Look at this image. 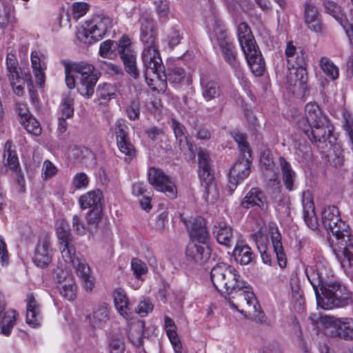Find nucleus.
<instances>
[{
    "instance_id": "bb28decb",
    "label": "nucleus",
    "mask_w": 353,
    "mask_h": 353,
    "mask_svg": "<svg viewBox=\"0 0 353 353\" xmlns=\"http://www.w3.org/2000/svg\"><path fill=\"white\" fill-rule=\"evenodd\" d=\"M41 321V305L33 294L29 293L26 299V323L31 327H36Z\"/></svg>"
},
{
    "instance_id": "c756f323",
    "label": "nucleus",
    "mask_w": 353,
    "mask_h": 353,
    "mask_svg": "<svg viewBox=\"0 0 353 353\" xmlns=\"http://www.w3.org/2000/svg\"><path fill=\"white\" fill-rule=\"evenodd\" d=\"M243 208H250L258 206L262 210L267 208L264 193L257 188H252L243 198L241 203Z\"/></svg>"
},
{
    "instance_id": "774afa93",
    "label": "nucleus",
    "mask_w": 353,
    "mask_h": 353,
    "mask_svg": "<svg viewBox=\"0 0 353 353\" xmlns=\"http://www.w3.org/2000/svg\"><path fill=\"white\" fill-rule=\"evenodd\" d=\"M109 353H123L125 345L123 341L115 338L110 339L108 346Z\"/></svg>"
},
{
    "instance_id": "ea45409f",
    "label": "nucleus",
    "mask_w": 353,
    "mask_h": 353,
    "mask_svg": "<svg viewBox=\"0 0 353 353\" xmlns=\"http://www.w3.org/2000/svg\"><path fill=\"white\" fill-rule=\"evenodd\" d=\"M119 55L126 72L134 79H137L139 76V71L137 65V56L134 50Z\"/></svg>"
},
{
    "instance_id": "6e6d98bb",
    "label": "nucleus",
    "mask_w": 353,
    "mask_h": 353,
    "mask_svg": "<svg viewBox=\"0 0 353 353\" xmlns=\"http://www.w3.org/2000/svg\"><path fill=\"white\" fill-rule=\"evenodd\" d=\"M26 130L32 135L39 136L41 133V128L39 123L34 117H29L26 120L21 121Z\"/></svg>"
},
{
    "instance_id": "3c124183",
    "label": "nucleus",
    "mask_w": 353,
    "mask_h": 353,
    "mask_svg": "<svg viewBox=\"0 0 353 353\" xmlns=\"http://www.w3.org/2000/svg\"><path fill=\"white\" fill-rule=\"evenodd\" d=\"M230 134L234 141L237 143L241 155L246 156L247 154L248 157H250L251 151L249 147V144L246 141L245 135L238 130L231 132Z\"/></svg>"
},
{
    "instance_id": "680f3d73",
    "label": "nucleus",
    "mask_w": 353,
    "mask_h": 353,
    "mask_svg": "<svg viewBox=\"0 0 353 353\" xmlns=\"http://www.w3.org/2000/svg\"><path fill=\"white\" fill-rule=\"evenodd\" d=\"M97 93L101 99L110 100L115 97V88L111 84L105 83L102 86L99 85Z\"/></svg>"
},
{
    "instance_id": "9d476101",
    "label": "nucleus",
    "mask_w": 353,
    "mask_h": 353,
    "mask_svg": "<svg viewBox=\"0 0 353 353\" xmlns=\"http://www.w3.org/2000/svg\"><path fill=\"white\" fill-rule=\"evenodd\" d=\"M322 222L325 229L331 232L336 241L351 235L349 225L342 221L339 209L334 206H327L322 211Z\"/></svg>"
},
{
    "instance_id": "f704fd0d",
    "label": "nucleus",
    "mask_w": 353,
    "mask_h": 353,
    "mask_svg": "<svg viewBox=\"0 0 353 353\" xmlns=\"http://www.w3.org/2000/svg\"><path fill=\"white\" fill-rule=\"evenodd\" d=\"M113 296L116 309L120 315L125 319H130L132 311L125 292L121 289H117L114 291Z\"/></svg>"
},
{
    "instance_id": "a18cd8bd",
    "label": "nucleus",
    "mask_w": 353,
    "mask_h": 353,
    "mask_svg": "<svg viewBox=\"0 0 353 353\" xmlns=\"http://www.w3.org/2000/svg\"><path fill=\"white\" fill-rule=\"evenodd\" d=\"M319 67L323 72L332 81L336 80L339 77V68L327 57L319 60Z\"/></svg>"
},
{
    "instance_id": "79ce46f5",
    "label": "nucleus",
    "mask_w": 353,
    "mask_h": 353,
    "mask_svg": "<svg viewBox=\"0 0 353 353\" xmlns=\"http://www.w3.org/2000/svg\"><path fill=\"white\" fill-rule=\"evenodd\" d=\"M161 74V79L159 80L164 81V79L172 84L181 83L186 77V72L185 70L180 66H173L168 69L167 73L165 72V68L163 72Z\"/></svg>"
},
{
    "instance_id": "39448f33",
    "label": "nucleus",
    "mask_w": 353,
    "mask_h": 353,
    "mask_svg": "<svg viewBox=\"0 0 353 353\" xmlns=\"http://www.w3.org/2000/svg\"><path fill=\"white\" fill-rule=\"evenodd\" d=\"M238 40L252 73L261 76L265 71V61L249 26L242 22L237 27Z\"/></svg>"
},
{
    "instance_id": "1a4fd4ad",
    "label": "nucleus",
    "mask_w": 353,
    "mask_h": 353,
    "mask_svg": "<svg viewBox=\"0 0 353 353\" xmlns=\"http://www.w3.org/2000/svg\"><path fill=\"white\" fill-rule=\"evenodd\" d=\"M141 59L144 68V77L148 85H153L156 79H161L164 65L159 51V46L143 48Z\"/></svg>"
},
{
    "instance_id": "0e129e2a",
    "label": "nucleus",
    "mask_w": 353,
    "mask_h": 353,
    "mask_svg": "<svg viewBox=\"0 0 353 353\" xmlns=\"http://www.w3.org/2000/svg\"><path fill=\"white\" fill-rule=\"evenodd\" d=\"M153 310V305L149 299H143L139 302L135 311L141 317L146 316Z\"/></svg>"
},
{
    "instance_id": "f3484780",
    "label": "nucleus",
    "mask_w": 353,
    "mask_h": 353,
    "mask_svg": "<svg viewBox=\"0 0 353 353\" xmlns=\"http://www.w3.org/2000/svg\"><path fill=\"white\" fill-rule=\"evenodd\" d=\"M13 148L12 141L8 140L4 145L3 163L7 170L10 169L13 172H15L19 184L22 185L24 182V179L21 174L18 157Z\"/></svg>"
},
{
    "instance_id": "6ab92c4d",
    "label": "nucleus",
    "mask_w": 353,
    "mask_h": 353,
    "mask_svg": "<svg viewBox=\"0 0 353 353\" xmlns=\"http://www.w3.org/2000/svg\"><path fill=\"white\" fill-rule=\"evenodd\" d=\"M325 12L332 16L343 28L349 41L353 43V25L345 19L341 8L336 3L325 0L323 1Z\"/></svg>"
},
{
    "instance_id": "423d86ee",
    "label": "nucleus",
    "mask_w": 353,
    "mask_h": 353,
    "mask_svg": "<svg viewBox=\"0 0 353 353\" xmlns=\"http://www.w3.org/2000/svg\"><path fill=\"white\" fill-rule=\"evenodd\" d=\"M112 21L103 15H96L77 30V39L85 44H91L101 39L111 28Z\"/></svg>"
},
{
    "instance_id": "2eb2a0df",
    "label": "nucleus",
    "mask_w": 353,
    "mask_h": 353,
    "mask_svg": "<svg viewBox=\"0 0 353 353\" xmlns=\"http://www.w3.org/2000/svg\"><path fill=\"white\" fill-rule=\"evenodd\" d=\"M183 222L188 231L190 241L208 243L210 234L206 227V221L203 217L198 216L190 221L183 219Z\"/></svg>"
},
{
    "instance_id": "412c9836",
    "label": "nucleus",
    "mask_w": 353,
    "mask_h": 353,
    "mask_svg": "<svg viewBox=\"0 0 353 353\" xmlns=\"http://www.w3.org/2000/svg\"><path fill=\"white\" fill-rule=\"evenodd\" d=\"M17 312L9 309L6 310L3 296L0 292V332L5 336H9L15 325Z\"/></svg>"
},
{
    "instance_id": "de8ad7c7",
    "label": "nucleus",
    "mask_w": 353,
    "mask_h": 353,
    "mask_svg": "<svg viewBox=\"0 0 353 353\" xmlns=\"http://www.w3.org/2000/svg\"><path fill=\"white\" fill-rule=\"evenodd\" d=\"M285 54L289 69H290V68H295L297 58L300 57V55H303L305 60H306L305 53L302 50L298 52L296 48L293 45L292 41H288L287 43Z\"/></svg>"
},
{
    "instance_id": "69168bd1",
    "label": "nucleus",
    "mask_w": 353,
    "mask_h": 353,
    "mask_svg": "<svg viewBox=\"0 0 353 353\" xmlns=\"http://www.w3.org/2000/svg\"><path fill=\"white\" fill-rule=\"evenodd\" d=\"M72 183L76 189H84L88 185L89 179L85 173L79 172L74 176Z\"/></svg>"
},
{
    "instance_id": "f03ea898",
    "label": "nucleus",
    "mask_w": 353,
    "mask_h": 353,
    "mask_svg": "<svg viewBox=\"0 0 353 353\" xmlns=\"http://www.w3.org/2000/svg\"><path fill=\"white\" fill-rule=\"evenodd\" d=\"M305 274L315 292L317 306L323 310L344 307L351 302L350 292L334 278L333 271L325 262L307 266Z\"/></svg>"
},
{
    "instance_id": "5fc2aeb1",
    "label": "nucleus",
    "mask_w": 353,
    "mask_h": 353,
    "mask_svg": "<svg viewBox=\"0 0 353 353\" xmlns=\"http://www.w3.org/2000/svg\"><path fill=\"white\" fill-rule=\"evenodd\" d=\"M74 97L70 93L65 94L61 101L62 116L65 118H71L74 114Z\"/></svg>"
},
{
    "instance_id": "4468645a",
    "label": "nucleus",
    "mask_w": 353,
    "mask_h": 353,
    "mask_svg": "<svg viewBox=\"0 0 353 353\" xmlns=\"http://www.w3.org/2000/svg\"><path fill=\"white\" fill-rule=\"evenodd\" d=\"M251 156H241L230 170L228 187L233 192L239 183L246 179L250 174Z\"/></svg>"
},
{
    "instance_id": "ddd939ff",
    "label": "nucleus",
    "mask_w": 353,
    "mask_h": 353,
    "mask_svg": "<svg viewBox=\"0 0 353 353\" xmlns=\"http://www.w3.org/2000/svg\"><path fill=\"white\" fill-rule=\"evenodd\" d=\"M139 22L140 40L143 48L159 46L158 32L154 20L150 15L142 14Z\"/></svg>"
},
{
    "instance_id": "8fccbe9b",
    "label": "nucleus",
    "mask_w": 353,
    "mask_h": 353,
    "mask_svg": "<svg viewBox=\"0 0 353 353\" xmlns=\"http://www.w3.org/2000/svg\"><path fill=\"white\" fill-rule=\"evenodd\" d=\"M62 257L66 263L72 265L80 258L76 256V249L73 242L59 243Z\"/></svg>"
},
{
    "instance_id": "dca6fc26",
    "label": "nucleus",
    "mask_w": 353,
    "mask_h": 353,
    "mask_svg": "<svg viewBox=\"0 0 353 353\" xmlns=\"http://www.w3.org/2000/svg\"><path fill=\"white\" fill-rule=\"evenodd\" d=\"M268 230L278 265L281 268L283 269L287 266L288 259L282 243L281 234L278 226L274 223H270Z\"/></svg>"
},
{
    "instance_id": "338daca9",
    "label": "nucleus",
    "mask_w": 353,
    "mask_h": 353,
    "mask_svg": "<svg viewBox=\"0 0 353 353\" xmlns=\"http://www.w3.org/2000/svg\"><path fill=\"white\" fill-rule=\"evenodd\" d=\"M252 239L255 242L259 251L268 249V237L261 230H258L254 234H253Z\"/></svg>"
},
{
    "instance_id": "052dcab7",
    "label": "nucleus",
    "mask_w": 353,
    "mask_h": 353,
    "mask_svg": "<svg viewBox=\"0 0 353 353\" xmlns=\"http://www.w3.org/2000/svg\"><path fill=\"white\" fill-rule=\"evenodd\" d=\"M101 207H97L95 208L92 209L87 214V221L88 224L96 228L98 226L99 223L101 219Z\"/></svg>"
},
{
    "instance_id": "72a5a7b5",
    "label": "nucleus",
    "mask_w": 353,
    "mask_h": 353,
    "mask_svg": "<svg viewBox=\"0 0 353 353\" xmlns=\"http://www.w3.org/2000/svg\"><path fill=\"white\" fill-rule=\"evenodd\" d=\"M110 308L105 303L99 304L90 315L89 319L94 327H103L110 319Z\"/></svg>"
},
{
    "instance_id": "f8f14e48",
    "label": "nucleus",
    "mask_w": 353,
    "mask_h": 353,
    "mask_svg": "<svg viewBox=\"0 0 353 353\" xmlns=\"http://www.w3.org/2000/svg\"><path fill=\"white\" fill-rule=\"evenodd\" d=\"M114 133L119 151L125 156V161H132L136 156V150L130 141L128 127L119 120L115 123Z\"/></svg>"
},
{
    "instance_id": "2f4dec72",
    "label": "nucleus",
    "mask_w": 353,
    "mask_h": 353,
    "mask_svg": "<svg viewBox=\"0 0 353 353\" xmlns=\"http://www.w3.org/2000/svg\"><path fill=\"white\" fill-rule=\"evenodd\" d=\"M302 204L303 208V218L307 225L315 230L318 228L317 218L314 214V205L310 193H304Z\"/></svg>"
},
{
    "instance_id": "b1692460",
    "label": "nucleus",
    "mask_w": 353,
    "mask_h": 353,
    "mask_svg": "<svg viewBox=\"0 0 353 353\" xmlns=\"http://www.w3.org/2000/svg\"><path fill=\"white\" fill-rule=\"evenodd\" d=\"M52 249L48 239L40 240L35 248L33 261L35 265L40 268L47 267L52 261Z\"/></svg>"
},
{
    "instance_id": "9b49d317",
    "label": "nucleus",
    "mask_w": 353,
    "mask_h": 353,
    "mask_svg": "<svg viewBox=\"0 0 353 353\" xmlns=\"http://www.w3.org/2000/svg\"><path fill=\"white\" fill-rule=\"evenodd\" d=\"M148 180L157 191L162 192L167 196L174 199L176 196V189L173 182L162 170L152 167L148 172Z\"/></svg>"
},
{
    "instance_id": "4d7b16f0",
    "label": "nucleus",
    "mask_w": 353,
    "mask_h": 353,
    "mask_svg": "<svg viewBox=\"0 0 353 353\" xmlns=\"http://www.w3.org/2000/svg\"><path fill=\"white\" fill-rule=\"evenodd\" d=\"M117 43L112 40H106L102 42L99 48V54L103 58L110 59L116 50Z\"/></svg>"
},
{
    "instance_id": "c9c22d12",
    "label": "nucleus",
    "mask_w": 353,
    "mask_h": 353,
    "mask_svg": "<svg viewBox=\"0 0 353 353\" xmlns=\"http://www.w3.org/2000/svg\"><path fill=\"white\" fill-rule=\"evenodd\" d=\"M202 96L207 101H211L221 96L222 90L219 83L206 77L201 79Z\"/></svg>"
},
{
    "instance_id": "4be33fe9",
    "label": "nucleus",
    "mask_w": 353,
    "mask_h": 353,
    "mask_svg": "<svg viewBox=\"0 0 353 353\" xmlns=\"http://www.w3.org/2000/svg\"><path fill=\"white\" fill-rule=\"evenodd\" d=\"M306 60L303 55L297 58L294 73L290 72L288 77V81L290 85L299 86L303 90L306 88L307 74L305 68Z\"/></svg>"
},
{
    "instance_id": "58836bf2",
    "label": "nucleus",
    "mask_w": 353,
    "mask_h": 353,
    "mask_svg": "<svg viewBox=\"0 0 353 353\" xmlns=\"http://www.w3.org/2000/svg\"><path fill=\"white\" fill-rule=\"evenodd\" d=\"M101 193L99 190H92L81 195L79 199L80 207L85 210L87 208L101 207Z\"/></svg>"
},
{
    "instance_id": "c85d7f7f",
    "label": "nucleus",
    "mask_w": 353,
    "mask_h": 353,
    "mask_svg": "<svg viewBox=\"0 0 353 353\" xmlns=\"http://www.w3.org/2000/svg\"><path fill=\"white\" fill-rule=\"evenodd\" d=\"M212 233L219 244L230 247L232 240V230L223 221L216 220L214 222Z\"/></svg>"
},
{
    "instance_id": "aec40b11",
    "label": "nucleus",
    "mask_w": 353,
    "mask_h": 353,
    "mask_svg": "<svg viewBox=\"0 0 353 353\" xmlns=\"http://www.w3.org/2000/svg\"><path fill=\"white\" fill-rule=\"evenodd\" d=\"M304 7L305 23L308 28L315 32H321L323 30V26L316 5L307 1L305 2Z\"/></svg>"
},
{
    "instance_id": "a19ab883",
    "label": "nucleus",
    "mask_w": 353,
    "mask_h": 353,
    "mask_svg": "<svg viewBox=\"0 0 353 353\" xmlns=\"http://www.w3.org/2000/svg\"><path fill=\"white\" fill-rule=\"evenodd\" d=\"M145 323L143 321H137L129 325L128 337L135 346H140L143 343Z\"/></svg>"
},
{
    "instance_id": "49530a36",
    "label": "nucleus",
    "mask_w": 353,
    "mask_h": 353,
    "mask_svg": "<svg viewBox=\"0 0 353 353\" xmlns=\"http://www.w3.org/2000/svg\"><path fill=\"white\" fill-rule=\"evenodd\" d=\"M12 5L5 0H0V34H4V30L9 28Z\"/></svg>"
},
{
    "instance_id": "7ed1b4c3",
    "label": "nucleus",
    "mask_w": 353,
    "mask_h": 353,
    "mask_svg": "<svg viewBox=\"0 0 353 353\" xmlns=\"http://www.w3.org/2000/svg\"><path fill=\"white\" fill-rule=\"evenodd\" d=\"M305 115L309 128L303 130L304 132L318 148L325 152L335 140L333 135L334 125L316 103L306 104Z\"/></svg>"
},
{
    "instance_id": "7c9ffc66",
    "label": "nucleus",
    "mask_w": 353,
    "mask_h": 353,
    "mask_svg": "<svg viewBox=\"0 0 353 353\" xmlns=\"http://www.w3.org/2000/svg\"><path fill=\"white\" fill-rule=\"evenodd\" d=\"M31 64L36 83L42 86L45 83L46 63L44 57L37 51L31 53Z\"/></svg>"
},
{
    "instance_id": "5701e85b",
    "label": "nucleus",
    "mask_w": 353,
    "mask_h": 353,
    "mask_svg": "<svg viewBox=\"0 0 353 353\" xmlns=\"http://www.w3.org/2000/svg\"><path fill=\"white\" fill-rule=\"evenodd\" d=\"M337 245L343 254V259L341 261L342 268L347 273L353 274V236L351 234L346 238L341 239Z\"/></svg>"
},
{
    "instance_id": "e433bc0d",
    "label": "nucleus",
    "mask_w": 353,
    "mask_h": 353,
    "mask_svg": "<svg viewBox=\"0 0 353 353\" xmlns=\"http://www.w3.org/2000/svg\"><path fill=\"white\" fill-rule=\"evenodd\" d=\"M164 327L174 352L181 353L182 345L176 333V326L174 321L168 316H164Z\"/></svg>"
},
{
    "instance_id": "09e8293b",
    "label": "nucleus",
    "mask_w": 353,
    "mask_h": 353,
    "mask_svg": "<svg viewBox=\"0 0 353 353\" xmlns=\"http://www.w3.org/2000/svg\"><path fill=\"white\" fill-rule=\"evenodd\" d=\"M154 10L159 21L166 22L170 14V2L169 0H152Z\"/></svg>"
},
{
    "instance_id": "bf43d9fd",
    "label": "nucleus",
    "mask_w": 353,
    "mask_h": 353,
    "mask_svg": "<svg viewBox=\"0 0 353 353\" xmlns=\"http://www.w3.org/2000/svg\"><path fill=\"white\" fill-rule=\"evenodd\" d=\"M295 154L297 160L301 163H305L312 158L311 150L305 144H299V146L296 148Z\"/></svg>"
},
{
    "instance_id": "393cba45",
    "label": "nucleus",
    "mask_w": 353,
    "mask_h": 353,
    "mask_svg": "<svg viewBox=\"0 0 353 353\" xmlns=\"http://www.w3.org/2000/svg\"><path fill=\"white\" fill-rule=\"evenodd\" d=\"M57 280L61 295L68 301L74 300L77 295V285L74 279L67 272L61 270L57 273Z\"/></svg>"
},
{
    "instance_id": "a878e982",
    "label": "nucleus",
    "mask_w": 353,
    "mask_h": 353,
    "mask_svg": "<svg viewBox=\"0 0 353 353\" xmlns=\"http://www.w3.org/2000/svg\"><path fill=\"white\" fill-rule=\"evenodd\" d=\"M335 329L333 336L345 340H353V319L351 318L328 317Z\"/></svg>"
},
{
    "instance_id": "e2e57ef3",
    "label": "nucleus",
    "mask_w": 353,
    "mask_h": 353,
    "mask_svg": "<svg viewBox=\"0 0 353 353\" xmlns=\"http://www.w3.org/2000/svg\"><path fill=\"white\" fill-rule=\"evenodd\" d=\"M131 268L136 278L139 279L148 271L146 264L139 259H133L131 261Z\"/></svg>"
},
{
    "instance_id": "cd10ccee",
    "label": "nucleus",
    "mask_w": 353,
    "mask_h": 353,
    "mask_svg": "<svg viewBox=\"0 0 353 353\" xmlns=\"http://www.w3.org/2000/svg\"><path fill=\"white\" fill-rule=\"evenodd\" d=\"M170 127L175 136L176 142L181 151H192V145L188 141V133L185 126L176 119H171Z\"/></svg>"
},
{
    "instance_id": "864d4df0",
    "label": "nucleus",
    "mask_w": 353,
    "mask_h": 353,
    "mask_svg": "<svg viewBox=\"0 0 353 353\" xmlns=\"http://www.w3.org/2000/svg\"><path fill=\"white\" fill-rule=\"evenodd\" d=\"M260 162L263 172H264V174L268 177V172L272 173L269 180L274 179L276 177L275 166L271 155L263 152L261 157Z\"/></svg>"
},
{
    "instance_id": "0eeeda50",
    "label": "nucleus",
    "mask_w": 353,
    "mask_h": 353,
    "mask_svg": "<svg viewBox=\"0 0 353 353\" xmlns=\"http://www.w3.org/2000/svg\"><path fill=\"white\" fill-rule=\"evenodd\" d=\"M209 152L205 150L198 152L199 176L204 184L203 198L208 203H214L219 198V193L214 183Z\"/></svg>"
},
{
    "instance_id": "4c0bfd02",
    "label": "nucleus",
    "mask_w": 353,
    "mask_h": 353,
    "mask_svg": "<svg viewBox=\"0 0 353 353\" xmlns=\"http://www.w3.org/2000/svg\"><path fill=\"white\" fill-rule=\"evenodd\" d=\"M279 164L282 172V179L283 183L290 191L294 189V183L296 178V173L292 170L291 165L288 163L284 157H280Z\"/></svg>"
},
{
    "instance_id": "13d9d810",
    "label": "nucleus",
    "mask_w": 353,
    "mask_h": 353,
    "mask_svg": "<svg viewBox=\"0 0 353 353\" xmlns=\"http://www.w3.org/2000/svg\"><path fill=\"white\" fill-rule=\"evenodd\" d=\"M57 168L54 163L49 160H45L41 169V177L44 181L51 179L57 173Z\"/></svg>"
},
{
    "instance_id": "37998d69",
    "label": "nucleus",
    "mask_w": 353,
    "mask_h": 353,
    "mask_svg": "<svg viewBox=\"0 0 353 353\" xmlns=\"http://www.w3.org/2000/svg\"><path fill=\"white\" fill-rule=\"evenodd\" d=\"M235 260L241 265L250 263L254 258V253L248 245L237 244L234 249Z\"/></svg>"
},
{
    "instance_id": "f257e3e1",
    "label": "nucleus",
    "mask_w": 353,
    "mask_h": 353,
    "mask_svg": "<svg viewBox=\"0 0 353 353\" xmlns=\"http://www.w3.org/2000/svg\"><path fill=\"white\" fill-rule=\"evenodd\" d=\"M214 287L228 301L230 307L243 313L239 307H246L249 312L261 313L255 294L247 283L241 280L239 272L232 265L219 263L210 272Z\"/></svg>"
},
{
    "instance_id": "20e7f679",
    "label": "nucleus",
    "mask_w": 353,
    "mask_h": 353,
    "mask_svg": "<svg viewBox=\"0 0 353 353\" xmlns=\"http://www.w3.org/2000/svg\"><path fill=\"white\" fill-rule=\"evenodd\" d=\"M94 67L85 62L65 64V81L69 89L75 87L78 81V92L83 97L90 98L94 91L98 78L94 72Z\"/></svg>"
},
{
    "instance_id": "a211bd4d",
    "label": "nucleus",
    "mask_w": 353,
    "mask_h": 353,
    "mask_svg": "<svg viewBox=\"0 0 353 353\" xmlns=\"http://www.w3.org/2000/svg\"><path fill=\"white\" fill-rule=\"evenodd\" d=\"M211 254L208 243H199L190 241L186 248V257L188 261L198 265H203L210 259Z\"/></svg>"
},
{
    "instance_id": "6e6552de",
    "label": "nucleus",
    "mask_w": 353,
    "mask_h": 353,
    "mask_svg": "<svg viewBox=\"0 0 353 353\" xmlns=\"http://www.w3.org/2000/svg\"><path fill=\"white\" fill-rule=\"evenodd\" d=\"M214 39L217 41L223 59L230 66L234 75L239 79H243V69L237 58V51L234 43L228 39L226 31L216 28L214 30Z\"/></svg>"
},
{
    "instance_id": "603ef678",
    "label": "nucleus",
    "mask_w": 353,
    "mask_h": 353,
    "mask_svg": "<svg viewBox=\"0 0 353 353\" xmlns=\"http://www.w3.org/2000/svg\"><path fill=\"white\" fill-rule=\"evenodd\" d=\"M166 38L170 46H177L183 39V32L180 25H174L170 27L166 33Z\"/></svg>"
},
{
    "instance_id": "473e14b6",
    "label": "nucleus",
    "mask_w": 353,
    "mask_h": 353,
    "mask_svg": "<svg viewBox=\"0 0 353 353\" xmlns=\"http://www.w3.org/2000/svg\"><path fill=\"white\" fill-rule=\"evenodd\" d=\"M72 266L76 270L77 275L82 280L85 289L87 291H91L94 283L93 278L90 276V269L85 260L80 258L72 264Z\"/></svg>"
},
{
    "instance_id": "c03bdc74",
    "label": "nucleus",
    "mask_w": 353,
    "mask_h": 353,
    "mask_svg": "<svg viewBox=\"0 0 353 353\" xmlns=\"http://www.w3.org/2000/svg\"><path fill=\"white\" fill-rule=\"evenodd\" d=\"M56 233L59 243L73 242V236L70 225L64 219H59L56 222Z\"/></svg>"
}]
</instances>
